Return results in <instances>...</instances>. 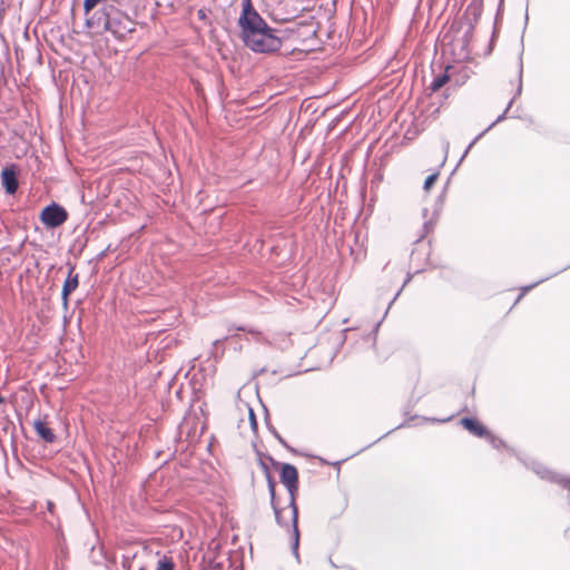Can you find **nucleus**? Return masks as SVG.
<instances>
[{
    "label": "nucleus",
    "instance_id": "1",
    "mask_svg": "<svg viewBox=\"0 0 570 570\" xmlns=\"http://www.w3.org/2000/svg\"><path fill=\"white\" fill-rule=\"evenodd\" d=\"M106 0H85L83 11L87 16L86 27L95 32L110 31L114 35H120V31L115 27L110 19V12L115 9L114 6L104 7L97 11H91L101 2Z\"/></svg>",
    "mask_w": 570,
    "mask_h": 570
},
{
    "label": "nucleus",
    "instance_id": "2",
    "mask_svg": "<svg viewBox=\"0 0 570 570\" xmlns=\"http://www.w3.org/2000/svg\"><path fill=\"white\" fill-rule=\"evenodd\" d=\"M281 481L287 488L291 497L289 501V517L294 528V543L293 551L298 559V540L299 533L297 529V507L295 504V493L297 491L298 473L294 465L284 464L281 471Z\"/></svg>",
    "mask_w": 570,
    "mask_h": 570
},
{
    "label": "nucleus",
    "instance_id": "3",
    "mask_svg": "<svg viewBox=\"0 0 570 570\" xmlns=\"http://www.w3.org/2000/svg\"><path fill=\"white\" fill-rule=\"evenodd\" d=\"M248 48L256 52H273L279 49L282 41L274 31L265 27L244 41Z\"/></svg>",
    "mask_w": 570,
    "mask_h": 570
},
{
    "label": "nucleus",
    "instance_id": "4",
    "mask_svg": "<svg viewBox=\"0 0 570 570\" xmlns=\"http://www.w3.org/2000/svg\"><path fill=\"white\" fill-rule=\"evenodd\" d=\"M238 23L242 29V37L245 41L254 33L263 30L267 27L266 22L261 18V16L250 7L249 3L244 6L243 12L238 19Z\"/></svg>",
    "mask_w": 570,
    "mask_h": 570
},
{
    "label": "nucleus",
    "instance_id": "5",
    "mask_svg": "<svg viewBox=\"0 0 570 570\" xmlns=\"http://www.w3.org/2000/svg\"><path fill=\"white\" fill-rule=\"evenodd\" d=\"M68 219L67 210L53 203L45 207L40 213V220L49 228H56L61 226Z\"/></svg>",
    "mask_w": 570,
    "mask_h": 570
},
{
    "label": "nucleus",
    "instance_id": "6",
    "mask_svg": "<svg viewBox=\"0 0 570 570\" xmlns=\"http://www.w3.org/2000/svg\"><path fill=\"white\" fill-rule=\"evenodd\" d=\"M461 424L472 434L478 436H485L493 446L498 448L501 441H497L493 435H491L485 428L476 420L464 417L461 420Z\"/></svg>",
    "mask_w": 570,
    "mask_h": 570
},
{
    "label": "nucleus",
    "instance_id": "7",
    "mask_svg": "<svg viewBox=\"0 0 570 570\" xmlns=\"http://www.w3.org/2000/svg\"><path fill=\"white\" fill-rule=\"evenodd\" d=\"M1 181L8 194H14L17 191L18 180L13 169L4 168L1 173Z\"/></svg>",
    "mask_w": 570,
    "mask_h": 570
},
{
    "label": "nucleus",
    "instance_id": "8",
    "mask_svg": "<svg viewBox=\"0 0 570 570\" xmlns=\"http://www.w3.org/2000/svg\"><path fill=\"white\" fill-rule=\"evenodd\" d=\"M33 428H35V431L36 433L46 442H53L55 439H56V435L55 433L52 432L51 429H49L47 426V424L41 421V420H37L33 422Z\"/></svg>",
    "mask_w": 570,
    "mask_h": 570
},
{
    "label": "nucleus",
    "instance_id": "9",
    "mask_svg": "<svg viewBox=\"0 0 570 570\" xmlns=\"http://www.w3.org/2000/svg\"><path fill=\"white\" fill-rule=\"evenodd\" d=\"M78 286V276H69L62 287V297L65 303H67L68 296L71 292H73Z\"/></svg>",
    "mask_w": 570,
    "mask_h": 570
},
{
    "label": "nucleus",
    "instance_id": "10",
    "mask_svg": "<svg viewBox=\"0 0 570 570\" xmlns=\"http://www.w3.org/2000/svg\"><path fill=\"white\" fill-rule=\"evenodd\" d=\"M156 570H175V562L171 557L158 554Z\"/></svg>",
    "mask_w": 570,
    "mask_h": 570
},
{
    "label": "nucleus",
    "instance_id": "11",
    "mask_svg": "<svg viewBox=\"0 0 570 570\" xmlns=\"http://www.w3.org/2000/svg\"><path fill=\"white\" fill-rule=\"evenodd\" d=\"M448 76L446 75H441V76H438L436 78H434V80L431 82V90L432 91H438L440 88H442L444 86V83L448 81Z\"/></svg>",
    "mask_w": 570,
    "mask_h": 570
},
{
    "label": "nucleus",
    "instance_id": "12",
    "mask_svg": "<svg viewBox=\"0 0 570 570\" xmlns=\"http://www.w3.org/2000/svg\"><path fill=\"white\" fill-rule=\"evenodd\" d=\"M436 179H438V174H432V175L428 176L424 181V189L429 190L434 185Z\"/></svg>",
    "mask_w": 570,
    "mask_h": 570
},
{
    "label": "nucleus",
    "instance_id": "13",
    "mask_svg": "<svg viewBox=\"0 0 570 570\" xmlns=\"http://www.w3.org/2000/svg\"><path fill=\"white\" fill-rule=\"evenodd\" d=\"M273 508H274L275 518H276L277 523L281 525H287V522L284 521V515L282 514V511L279 509H277L275 505Z\"/></svg>",
    "mask_w": 570,
    "mask_h": 570
},
{
    "label": "nucleus",
    "instance_id": "14",
    "mask_svg": "<svg viewBox=\"0 0 570 570\" xmlns=\"http://www.w3.org/2000/svg\"><path fill=\"white\" fill-rule=\"evenodd\" d=\"M248 419H249L252 429L255 431L257 428V422H256L254 411L250 407H248Z\"/></svg>",
    "mask_w": 570,
    "mask_h": 570
},
{
    "label": "nucleus",
    "instance_id": "15",
    "mask_svg": "<svg viewBox=\"0 0 570 570\" xmlns=\"http://www.w3.org/2000/svg\"><path fill=\"white\" fill-rule=\"evenodd\" d=\"M268 488H269L272 504L274 505L275 488H274V483L272 481H269Z\"/></svg>",
    "mask_w": 570,
    "mask_h": 570
},
{
    "label": "nucleus",
    "instance_id": "16",
    "mask_svg": "<svg viewBox=\"0 0 570 570\" xmlns=\"http://www.w3.org/2000/svg\"><path fill=\"white\" fill-rule=\"evenodd\" d=\"M537 474H541V476H542V478H549V479H550V478H552V476H551V472H550V471H547V470H544V471H542V472H541V471H539V470H537Z\"/></svg>",
    "mask_w": 570,
    "mask_h": 570
},
{
    "label": "nucleus",
    "instance_id": "17",
    "mask_svg": "<svg viewBox=\"0 0 570 570\" xmlns=\"http://www.w3.org/2000/svg\"><path fill=\"white\" fill-rule=\"evenodd\" d=\"M449 147H450V146H449V142H448V141H445V142H444V151H445V156H446V155H448V153H449Z\"/></svg>",
    "mask_w": 570,
    "mask_h": 570
},
{
    "label": "nucleus",
    "instance_id": "18",
    "mask_svg": "<svg viewBox=\"0 0 570 570\" xmlns=\"http://www.w3.org/2000/svg\"><path fill=\"white\" fill-rule=\"evenodd\" d=\"M474 141H472L469 147L466 148L465 153L463 154V157H465V155L469 153V150L472 148Z\"/></svg>",
    "mask_w": 570,
    "mask_h": 570
},
{
    "label": "nucleus",
    "instance_id": "19",
    "mask_svg": "<svg viewBox=\"0 0 570 570\" xmlns=\"http://www.w3.org/2000/svg\"><path fill=\"white\" fill-rule=\"evenodd\" d=\"M330 563L333 568H336V564L330 559Z\"/></svg>",
    "mask_w": 570,
    "mask_h": 570
},
{
    "label": "nucleus",
    "instance_id": "20",
    "mask_svg": "<svg viewBox=\"0 0 570 570\" xmlns=\"http://www.w3.org/2000/svg\"><path fill=\"white\" fill-rule=\"evenodd\" d=\"M249 333L253 334V335H257V333L254 332V331H249Z\"/></svg>",
    "mask_w": 570,
    "mask_h": 570
},
{
    "label": "nucleus",
    "instance_id": "21",
    "mask_svg": "<svg viewBox=\"0 0 570 570\" xmlns=\"http://www.w3.org/2000/svg\"><path fill=\"white\" fill-rule=\"evenodd\" d=\"M2 402V399L0 397V403Z\"/></svg>",
    "mask_w": 570,
    "mask_h": 570
},
{
    "label": "nucleus",
    "instance_id": "22",
    "mask_svg": "<svg viewBox=\"0 0 570 570\" xmlns=\"http://www.w3.org/2000/svg\"><path fill=\"white\" fill-rule=\"evenodd\" d=\"M139 570H145L144 568H140Z\"/></svg>",
    "mask_w": 570,
    "mask_h": 570
}]
</instances>
